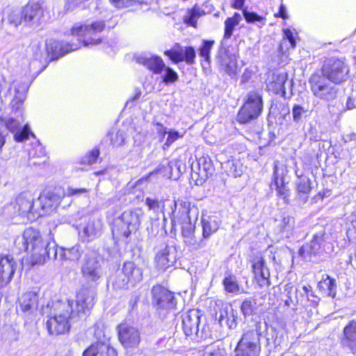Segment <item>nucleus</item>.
<instances>
[{"label": "nucleus", "mask_w": 356, "mask_h": 356, "mask_svg": "<svg viewBox=\"0 0 356 356\" xmlns=\"http://www.w3.org/2000/svg\"><path fill=\"white\" fill-rule=\"evenodd\" d=\"M104 259L97 252L86 254L81 268L82 276L90 286L96 287L104 274Z\"/></svg>", "instance_id": "1a4fd4ad"}, {"label": "nucleus", "mask_w": 356, "mask_h": 356, "mask_svg": "<svg viewBox=\"0 0 356 356\" xmlns=\"http://www.w3.org/2000/svg\"><path fill=\"white\" fill-rule=\"evenodd\" d=\"M17 266V262L12 256H0V289L10 282L15 273Z\"/></svg>", "instance_id": "bb28decb"}, {"label": "nucleus", "mask_w": 356, "mask_h": 356, "mask_svg": "<svg viewBox=\"0 0 356 356\" xmlns=\"http://www.w3.org/2000/svg\"><path fill=\"white\" fill-rule=\"evenodd\" d=\"M284 32V41L280 44V49L281 51H284V45L289 42L290 47L293 49L296 46V39L293 36V31L290 29H285L283 30Z\"/></svg>", "instance_id": "864d4df0"}, {"label": "nucleus", "mask_w": 356, "mask_h": 356, "mask_svg": "<svg viewBox=\"0 0 356 356\" xmlns=\"http://www.w3.org/2000/svg\"><path fill=\"white\" fill-rule=\"evenodd\" d=\"M307 109L299 104H294L292 108L293 120L296 123H300L304 116L306 115Z\"/></svg>", "instance_id": "5fc2aeb1"}, {"label": "nucleus", "mask_w": 356, "mask_h": 356, "mask_svg": "<svg viewBox=\"0 0 356 356\" xmlns=\"http://www.w3.org/2000/svg\"><path fill=\"white\" fill-rule=\"evenodd\" d=\"M29 87V86L26 82H13L12 88L14 90L15 94L10 102L12 113L10 116L1 119L6 129L15 134L14 139L17 142L24 141L29 138L30 134L33 136L28 124L22 127L24 122L22 106L26 99Z\"/></svg>", "instance_id": "7ed1b4c3"}, {"label": "nucleus", "mask_w": 356, "mask_h": 356, "mask_svg": "<svg viewBox=\"0 0 356 356\" xmlns=\"http://www.w3.org/2000/svg\"><path fill=\"white\" fill-rule=\"evenodd\" d=\"M218 156L221 166L227 175L237 178L243 174L246 167L239 159L232 158L227 161H224L223 154H219Z\"/></svg>", "instance_id": "473e14b6"}, {"label": "nucleus", "mask_w": 356, "mask_h": 356, "mask_svg": "<svg viewBox=\"0 0 356 356\" xmlns=\"http://www.w3.org/2000/svg\"><path fill=\"white\" fill-rule=\"evenodd\" d=\"M201 312L191 309L181 315V325L184 333L187 337L194 339L203 338V331H200Z\"/></svg>", "instance_id": "a211bd4d"}, {"label": "nucleus", "mask_w": 356, "mask_h": 356, "mask_svg": "<svg viewBox=\"0 0 356 356\" xmlns=\"http://www.w3.org/2000/svg\"><path fill=\"white\" fill-rule=\"evenodd\" d=\"M87 192L86 188H73L69 187L67 190V195H80Z\"/></svg>", "instance_id": "774afa93"}, {"label": "nucleus", "mask_w": 356, "mask_h": 356, "mask_svg": "<svg viewBox=\"0 0 356 356\" xmlns=\"http://www.w3.org/2000/svg\"><path fill=\"white\" fill-rule=\"evenodd\" d=\"M138 63L146 67L154 74H161L165 68L163 60L158 56L143 53L136 57Z\"/></svg>", "instance_id": "c85d7f7f"}, {"label": "nucleus", "mask_w": 356, "mask_h": 356, "mask_svg": "<svg viewBox=\"0 0 356 356\" xmlns=\"http://www.w3.org/2000/svg\"><path fill=\"white\" fill-rule=\"evenodd\" d=\"M343 346L353 354H356V321L353 320L343 328Z\"/></svg>", "instance_id": "f704fd0d"}, {"label": "nucleus", "mask_w": 356, "mask_h": 356, "mask_svg": "<svg viewBox=\"0 0 356 356\" xmlns=\"http://www.w3.org/2000/svg\"><path fill=\"white\" fill-rule=\"evenodd\" d=\"M333 251V246L329 241V237L325 229H321L314 234L312 240L298 250V254L304 260L311 261L313 257L323 253L330 254Z\"/></svg>", "instance_id": "423d86ee"}, {"label": "nucleus", "mask_w": 356, "mask_h": 356, "mask_svg": "<svg viewBox=\"0 0 356 356\" xmlns=\"http://www.w3.org/2000/svg\"><path fill=\"white\" fill-rule=\"evenodd\" d=\"M252 270L256 278H260L262 284H269L270 273L262 257H255L253 260Z\"/></svg>", "instance_id": "58836bf2"}, {"label": "nucleus", "mask_w": 356, "mask_h": 356, "mask_svg": "<svg viewBox=\"0 0 356 356\" xmlns=\"http://www.w3.org/2000/svg\"><path fill=\"white\" fill-rule=\"evenodd\" d=\"M3 213L6 216L10 218H12L15 216H19V212L17 211V207L15 204V202L14 201L7 204L3 208Z\"/></svg>", "instance_id": "052dcab7"}, {"label": "nucleus", "mask_w": 356, "mask_h": 356, "mask_svg": "<svg viewBox=\"0 0 356 356\" xmlns=\"http://www.w3.org/2000/svg\"><path fill=\"white\" fill-rule=\"evenodd\" d=\"M261 332L258 329L244 332L234 349V356H259Z\"/></svg>", "instance_id": "f8f14e48"}, {"label": "nucleus", "mask_w": 356, "mask_h": 356, "mask_svg": "<svg viewBox=\"0 0 356 356\" xmlns=\"http://www.w3.org/2000/svg\"><path fill=\"white\" fill-rule=\"evenodd\" d=\"M297 185V192L298 193H310L312 191V181L311 179H309L306 176H301L299 177V180L296 183Z\"/></svg>", "instance_id": "603ef678"}, {"label": "nucleus", "mask_w": 356, "mask_h": 356, "mask_svg": "<svg viewBox=\"0 0 356 356\" xmlns=\"http://www.w3.org/2000/svg\"><path fill=\"white\" fill-rule=\"evenodd\" d=\"M263 110L262 96L255 91L250 92L243 105L240 108L237 120L241 124H247L257 119Z\"/></svg>", "instance_id": "2eb2a0df"}, {"label": "nucleus", "mask_w": 356, "mask_h": 356, "mask_svg": "<svg viewBox=\"0 0 356 356\" xmlns=\"http://www.w3.org/2000/svg\"><path fill=\"white\" fill-rule=\"evenodd\" d=\"M15 245L19 252L31 253L33 265L43 264L47 259H56L58 254L55 241L44 240L40 232L33 227L26 228L22 236H17Z\"/></svg>", "instance_id": "f03ea898"}, {"label": "nucleus", "mask_w": 356, "mask_h": 356, "mask_svg": "<svg viewBox=\"0 0 356 356\" xmlns=\"http://www.w3.org/2000/svg\"><path fill=\"white\" fill-rule=\"evenodd\" d=\"M105 22L98 20L90 25L74 26L71 29V35L74 37L70 42L64 43L54 41L47 44V50L51 49L60 56L79 49L83 44L85 47L97 45L102 42L99 34L105 29Z\"/></svg>", "instance_id": "f257e3e1"}, {"label": "nucleus", "mask_w": 356, "mask_h": 356, "mask_svg": "<svg viewBox=\"0 0 356 356\" xmlns=\"http://www.w3.org/2000/svg\"><path fill=\"white\" fill-rule=\"evenodd\" d=\"M214 43V40H204L198 49L199 55L209 64L211 63L210 53Z\"/></svg>", "instance_id": "8fccbe9b"}, {"label": "nucleus", "mask_w": 356, "mask_h": 356, "mask_svg": "<svg viewBox=\"0 0 356 356\" xmlns=\"http://www.w3.org/2000/svg\"><path fill=\"white\" fill-rule=\"evenodd\" d=\"M241 19V15L237 13H235L232 17L227 18L225 22L223 40H228L232 37L235 27L239 24Z\"/></svg>", "instance_id": "37998d69"}, {"label": "nucleus", "mask_w": 356, "mask_h": 356, "mask_svg": "<svg viewBox=\"0 0 356 356\" xmlns=\"http://www.w3.org/2000/svg\"><path fill=\"white\" fill-rule=\"evenodd\" d=\"M191 170L192 178L202 184L214 174L215 168L209 156H202L197 160L196 166L192 164Z\"/></svg>", "instance_id": "4be33fe9"}, {"label": "nucleus", "mask_w": 356, "mask_h": 356, "mask_svg": "<svg viewBox=\"0 0 356 356\" xmlns=\"http://www.w3.org/2000/svg\"><path fill=\"white\" fill-rule=\"evenodd\" d=\"M275 109L280 110L283 118H285L286 115L289 116L290 109L289 106L283 103L276 104L275 106H272L270 108V113H274Z\"/></svg>", "instance_id": "680f3d73"}, {"label": "nucleus", "mask_w": 356, "mask_h": 356, "mask_svg": "<svg viewBox=\"0 0 356 356\" xmlns=\"http://www.w3.org/2000/svg\"><path fill=\"white\" fill-rule=\"evenodd\" d=\"M56 248L58 254L55 259L59 258L60 260L78 261L83 252L81 246L79 244L69 248H60L59 249L56 245Z\"/></svg>", "instance_id": "e433bc0d"}, {"label": "nucleus", "mask_w": 356, "mask_h": 356, "mask_svg": "<svg viewBox=\"0 0 356 356\" xmlns=\"http://www.w3.org/2000/svg\"><path fill=\"white\" fill-rule=\"evenodd\" d=\"M240 308L245 318L256 314L257 310L256 299L254 298H246L242 302Z\"/></svg>", "instance_id": "49530a36"}, {"label": "nucleus", "mask_w": 356, "mask_h": 356, "mask_svg": "<svg viewBox=\"0 0 356 356\" xmlns=\"http://www.w3.org/2000/svg\"><path fill=\"white\" fill-rule=\"evenodd\" d=\"M202 236L208 239L213 234L216 233L220 225V222L217 217L204 216L201 220Z\"/></svg>", "instance_id": "ea45409f"}, {"label": "nucleus", "mask_w": 356, "mask_h": 356, "mask_svg": "<svg viewBox=\"0 0 356 356\" xmlns=\"http://www.w3.org/2000/svg\"><path fill=\"white\" fill-rule=\"evenodd\" d=\"M286 168L284 166L274 165L273 183L277 191V195L282 199L285 204H290V189L287 186L288 181L285 180L284 173Z\"/></svg>", "instance_id": "5701e85b"}, {"label": "nucleus", "mask_w": 356, "mask_h": 356, "mask_svg": "<svg viewBox=\"0 0 356 356\" xmlns=\"http://www.w3.org/2000/svg\"><path fill=\"white\" fill-rule=\"evenodd\" d=\"M164 54L175 63L185 61L188 65H193L195 63L196 57V53L193 47H186L184 50L178 44L173 49L166 50Z\"/></svg>", "instance_id": "393cba45"}, {"label": "nucleus", "mask_w": 356, "mask_h": 356, "mask_svg": "<svg viewBox=\"0 0 356 356\" xmlns=\"http://www.w3.org/2000/svg\"><path fill=\"white\" fill-rule=\"evenodd\" d=\"M118 339L125 348H136L140 341L138 329L127 323H122L117 327Z\"/></svg>", "instance_id": "aec40b11"}, {"label": "nucleus", "mask_w": 356, "mask_h": 356, "mask_svg": "<svg viewBox=\"0 0 356 356\" xmlns=\"http://www.w3.org/2000/svg\"><path fill=\"white\" fill-rule=\"evenodd\" d=\"M19 307L26 315L33 314L38 306V294L36 291H31L24 293L19 299Z\"/></svg>", "instance_id": "72a5a7b5"}, {"label": "nucleus", "mask_w": 356, "mask_h": 356, "mask_svg": "<svg viewBox=\"0 0 356 356\" xmlns=\"http://www.w3.org/2000/svg\"><path fill=\"white\" fill-rule=\"evenodd\" d=\"M102 227L103 224L100 219L90 218L79 234L84 241H92L101 235Z\"/></svg>", "instance_id": "c756f323"}, {"label": "nucleus", "mask_w": 356, "mask_h": 356, "mask_svg": "<svg viewBox=\"0 0 356 356\" xmlns=\"http://www.w3.org/2000/svg\"><path fill=\"white\" fill-rule=\"evenodd\" d=\"M324 296L334 298L337 293V282L328 275H323L317 286Z\"/></svg>", "instance_id": "4c0bfd02"}, {"label": "nucleus", "mask_w": 356, "mask_h": 356, "mask_svg": "<svg viewBox=\"0 0 356 356\" xmlns=\"http://www.w3.org/2000/svg\"><path fill=\"white\" fill-rule=\"evenodd\" d=\"M143 211L141 209L124 211L115 221L113 232L116 234L128 238L131 233L140 226Z\"/></svg>", "instance_id": "9b49d317"}, {"label": "nucleus", "mask_w": 356, "mask_h": 356, "mask_svg": "<svg viewBox=\"0 0 356 356\" xmlns=\"http://www.w3.org/2000/svg\"><path fill=\"white\" fill-rule=\"evenodd\" d=\"M82 356H118V353L108 343L97 341L87 348Z\"/></svg>", "instance_id": "7c9ffc66"}, {"label": "nucleus", "mask_w": 356, "mask_h": 356, "mask_svg": "<svg viewBox=\"0 0 356 356\" xmlns=\"http://www.w3.org/2000/svg\"><path fill=\"white\" fill-rule=\"evenodd\" d=\"M309 84L314 96L321 100L331 102L337 96L339 88L320 72L311 75Z\"/></svg>", "instance_id": "6e6552de"}, {"label": "nucleus", "mask_w": 356, "mask_h": 356, "mask_svg": "<svg viewBox=\"0 0 356 356\" xmlns=\"http://www.w3.org/2000/svg\"><path fill=\"white\" fill-rule=\"evenodd\" d=\"M263 110L262 96L255 91L250 92L243 105L240 108L237 120L241 124H247L257 119Z\"/></svg>", "instance_id": "4468645a"}, {"label": "nucleus", "mask_w": 356, "mask_h": 356, "mask_svg": "<svg viewBox=\"0 0 356 356\" xmlns=\"http://www.w3.org/2000/svg\"><path fill=\"white\" fill-rule=\"evenodd\" d=\"M170 209V218L172 225H174L176 220L183 222L191 220L192 214H194L197 218L198 214L197 207H191L189 202L179 199L172 202Z\"/></svg>", "instance_id": "6ab92c4d"}, {"label": "nucleus", "mask_w": 356, "mask_h": 356, "mask_svg": "<svg viewBox=\"0 0 356 356\" xmlns=\"http://www.w3.org/2000/svg\"><path fill=\"white\" fill-rule=\"evenodd\" d=\"M222 284L227 293L235 294L241 293V287L239 286L236 277L232 274H229L225 277L222 280Z\"/></svg>", "instance_id": "a18cd8bd"}, {"label": "nucleus", "mask_w": 356, "mask_h": 356, "mask_svg": "<svg viewBox=\"0 0 356 356\" xmlns=\"http://www.w3.org/2000/svg\"><path fill=\"white\" fill-rule=\"evenodd\" d=\"M2 22L5 25L13 28H17L19 25L24 24V15L22 9H13L7 8L3 12Z\"/></svg>", "instance_id": "c9c22d12"}, {"label": "nucleus", "mask_w": 356, "mask_h": 356, "mask_svg": "<svg viewBox=\"0 0 356 356\" xmlns=\"http://www.w3.org/2000/svg\"><path fill=\"white\" fill-rule=\"evenodd\" d=\"M309 193H298L297 192L296 200L297 201L298 205L305 204L309 199Z\"/></svg>", "instance_id": "338daca9"}, {"label": "nucleus", "mask_w": 356, "mask_h": 356, "mask_svg": "<svg viewBox=\"0 0 356 356\" xmlns=\"http://www.w3.org/2000/svg\"><path fill=\"white\" fill-rule=\"evenodd\" d=\"M217 59L220 69L226 74L230 76L236 74L238 65L234 54H232L226 47L221 46L218 50Z\"/></svg>", "instance_id": "a878e982"}, {"label": "nucleus", "mask_w": 356, "mask_h": 356, "mask_svg": "<svg viewBox=\"0 0 356 356\" xmlns=\"http://www.w3.org/2000/svg\"><path fill=\"white\" fill-rule=\"evenodd\" d=\"M277 221V228L280 234L284 237H290L295 227V218L288 214L282 213L281 219Z\"/></svg>", "instance_id": "a19ab883"}, {"label": "nucleus", "mask_w": 356, "mask_h": 356, "mask_svg": "<svg viewBox=\"0 0 356 356\" xmlns=\"http://www.w3.org/2000/svg\"><path fill=\"white\" fill-rule=\"evenodd\" d=\"M15 202L19 216L34 219L38 217V213H41L38 210L37 204L29 192L21 193L15 198Z\"/></svg>", "instance_id": "412c9836"}, {"label": "nucleus", "mask_w": 356, "mask_h": 356, "mask_svg": "<svg viewBox=\"0 0 356 356\" xmlns=\"http://www.w3.org/2000/svg\"><path fill=\"white\" fill-rule=\"evenodd\" d=\"M263 110L262 96L255 91L250 92L243 105L240 108L237 120L241 124H247L257 119Z\"/></svg>", "instance_id": "ddd939ff"}, {"label": "nucleus", "mask_w": 356, "mask_h": 356, "mask_svg": "<svg viewBox=\"0 0 356 356\" xmlns=\"http://www.w3.org/2000/svg\"><path fill=\"white\" fill-rule=\"evenodd\" d=\"M143 269L132 261H124L120 270L115 275L113 285L115 289H129L143 280Z\"/></svg>", "instance_id": "39448f33"}, {"label": "nucleus", "mask_w": 356, "mask_h": 356, "mask_svg": "<svg viewBox=\"0 0 356 356\" xmlns=\"http://www.w3.org/2000/svg\"><path fill=\"white\" fill-rule=\"evenodd\" d=\"M29 165H40L46 161L45 150L40 143L29 151Z\"/></svg>", "instance_id": "79ce46f5"}, {"label": "nucleus", "mask_w": 356, "mask_h": 356, "mask_svg": "<svg viewBox=\"0 0 356 356\" xmlns=\"http://www.w3.org/2000/svg\"><path fill=\"white\" fill-rule=\"evenodd\" d=\"M24 25L26 26H38L43 17L44 10L39 2H29L22 8Z\"/></svg>", "instance_id": "b1692460"}, {"label": "nucleus", "mask_w": 356, "mask_h": 356, "mask_svg": "<svg viewBox=\"0 0 356 356\" xmlns=\"http://www.w3.org/2000/svg\"><path fill=\"white\" fill-rule=\"evenodd\" d=\"M204 14V10L195 6L187 12L186 15L184 17V22L190 26L195 27L197 19Z\"/></svg>", "instance_id": "de8ad7c7"}, {"label": "nucleus", "mask_w": 356, "mask_h": 356, "mask_svg": "<svg viewBox=\"0 0 356 356\" xmlns=\"http://www.w3.org/2000/svg\"><path fill=\"white\" fill-rule=\"evenodd\" d=\"M175 248L165 245L163 249L159 251L155 257V262L159 270H165L171 266L175 261Z\"/></svg>", "instance_id": "2f4dec72"}, {"label": "nucleus", "mask_w": 356, "mask_h": 356, "mask_svg": "<svg viewBox=\"0 0 356 356\" xmlns=\"http://www.w3.org/2000/svg\"><path fill=\"white\" fill-rule=\"evenodd\" d=\"M152 304L158 310L170 311L175 309L177 300L173 292L165 287L156 284L151 291Z\"/></svg>", "instance_id": "f3484780"}, {"label": "nucleus", "mask_w": 356, "mask_h": 356, "mask_svg": "<svg viewBox=\"0 0 356 356\" xmlns=\"http://www.w3.org/2000/svg\"><path fill=\"white\" fill-rule=\"evenodd\" d=\"M181 222V236L183 238H188L190 234H192L193 232L195 231V225L192 224L191 220L183 221Z\"/></svg>", "instance_id": "bf43d9fd"}, {"label": "nucleus", "mask_w": 356, "mask_h": 356, "mask_svg": "<svg viewBox=\"0 0 356 356\" xmlns=\"http://www.w3.org/2000/svg\"><path fill=\"white\" fill-rule=\"evenodd\" d=\"M336 86L346 82L350 77V67L342 59L330 58L326 60L320 71Z\"/></svg>", "instance_id": "9d476101"}, {"label": "nucleus", "mask_w": 356, "mask_h": 356, "mask_svg": "<svg viewBox=\"0 0 356 356\" xmlns=\"http://www.w3.org/2000/svg\"><path fill=\"white\" fill-rule=\"evenodd\" d=\"M207 241V239L204 238V236L202 235L201 238H197L196 237L193 241L192 239L190 240L188 244L186 245V246L189 248V250L192 251H197L206 247Z\"/></svg>", "instance_id": "6e6d98bb"}, {"label": "nucleus", "mask_w": 356, "mask_h": 356, "mask_svg": "<svg viewBox=\"0 0 356 356\" xmlns=\"http://www.w3.org/2000/svg\"><path fill=\"white\" fill-rule=\"evenodd\" d=\"M145 204L147 206L149 210L154 212H158L160 209V204L158 200L147 197L145 201Z\"/></svg>", "instance_id": "0e129e2a"}, {"label": "nucleus", "mask_w": 356, "mask_h": 356, "mask_svg": "<svg viewBox=\"0 0 356 356\" xmlns=\"http://www.w3.org/2000/svg\"><path fill=\"white\" fill-rule=\"evenodd\" d=\"M165 74L163 76V81L165 84L172 83L177 81L178 74L177 73L170 67H165Z\"/></svg>", "instance_id": "4d7b16f0"}, {"label": "nucleus", "mask_w": 356, "mask_h": 356, "mask_svg": "<svg viewBox=\"0 0 356 356\" xmlns=\"http://www.w3.org/2000/svg\"><path fill=\"white\" fill-rule=\"evenodd\" d=\"M99 155V152L98 149H92L88 155L83 158V162L88 165H93L97 162Z\"/></svg>", "instance_id": "e2e57ef3"}, {"label": "nucleus", "mask_w": 356, "mask_h": 356, "mask_svg": "<svg viewBox=\"0 0 356 356\" xmlns=\"http://www.w3.org/2000/svg\"><path fill=\"white\" fill-rule=\"evenodd\" d=\"M96 289L93 286H83L76 295L75 305L73 301H68L72 309L70 310L72 318L78 321L80 318H86L90 314L95 305Z\"/></svg>", "instance_id": "0eeeda50"}, {"label": "nucleus", "mask_w": 356, "mask_h": 356, "mask_svg": "<svg viewBox=\"0 0 356 356\" xmlns=\"http://www.w3.org/2000/svg\"><path fill=\"white\" fill-rule=\"evenodd\" d=\"M108 137L111 145L115 148L122 147L126 144L127 136L122 130H112L108 132Z\"/></svg>", "instance_id": "c03bdc74"}, {"label": "nucleus", "mask_w": 356, "mask_h": 356, "mask_svg": "<svg viewBox=\"0 0 356 356\" xmlns=\"http://www.w3.org/2000/svg\"><path fill=\"white\" fill-rule=\"evenodd\" d=\"M243 17L245 21L249 24H257L259 27L264 25V18L256 13L250 12L247 10H243Z\"/></svg>", "instance_id": "3c124183"}, {"label": "nucleus", "mask_w": 356, "mask_h": 356, "mask_svg": "<svg viewBox=\"0 0 356 356\" xmlns=\"http://www.w3.org/2000/svg\"><path fill=\"white\" fill-rule=\"evenodd\" d=\"M168 134L166 141L163 144V149L168 148L174 142H175L179 138L183 137V135L181 134L179 131L170 129L167 133Z\"/></svg>", "instance_id": "13d9d810"}, {"label": "nucleus", "mask_w": 356, "mask_h": 356, "mask_svg": "<svg viewBox=\"0 0 356 356\" xmlns=\"http://www.w3.org/2000/svg\"><path fill=\"white\" fill-rule=\"evenodd\" d=\"M238 318V311L231 305L220 309L219 312L216 314V319L218 321L220 326L226 325L230 330L235 329L237 327Z\"/></svg>", "instance_id": "cd10ccee"}, {"label": "nucleus", "mask_w": 356, "mask_h": 356, "mask_svg": "<svg viewBox=\"0 0 356 356\" xmlns=\"http://www.w3.org/2000/svg\"><path fill=\"white\" fill-rule=\"evenodd\" d=\"M273 90L276 93L282 92L283 95L286 94L285 84L287 81V74L286 73H280L277 75H273Z\"/></svg>", "instance_id": "09e8293b"}, {"label": "nucleus", "mask_w": 356, "mask_h": 356, "mask_svg": "<svg viewBox=\"0 0 356 356\" xmlns=\"http://www.w3.org/2000/svg\"><path fill=\"white\" fill-rule=\"evenodd\" d=\"M64 194L61 188L44 191L35 200L38 210L41 212L38 213V217L46 215L55 209L59 205Z\"/></svg>", "instance_id": "dca6fc26"}, {"label": "nucleus", "mask_w": 356, "mask_h": 356, "mask_svg": "<svg viewBox=\"0 0 356 356\" xmlns=\"http://www.w3.org/2000/svg\"><path fill=\"white\" fill-rule=\"evenodd\" d=\"M47 308H50L49 318L46 326L50 334H64L70 331V321H76L72 318L70 310L72 309L68 301L56 300L48 304Z\"/></svg>", "instance_id": "20e7f679"}, {"label": "nucleus", "mask_w": 356, "mask_h": 356, "mask_svg": "<svg viewBox=\"0 0 356 356\" xmlns=\"http://www.w3.org/2000/svg\"><path fill=\"white\" fill-rule=\"evenodd\" d=\"M110 3L117 8H123L130 6V0H109Z\"/></svg>", "instance_id": "69168bd1"}]
</instances>
